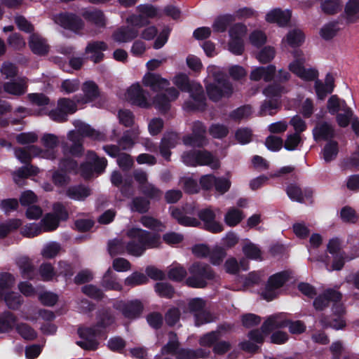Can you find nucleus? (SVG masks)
I'll return each instance as SVG.
<instances>
[{"instance_id":"42","label":"nucleus","mask_w":359,"mask_h":359,"mask_svg":"<svg viewBox=\"0 0 359 359\" xmlns=\"http://www.w3.org/2000/svg\"><path fill=\"white\" fill-rule=\"evenodd\" d=\"M345 13L349 22H353L359 18V0H349L345 7Z\"/></svg>"},{"instance_id":"5","label":"nucleus","mask_w":359,"mask_h":359,"mask_svg":"<svg viewBox=\"0 0 359 359\" xmlns=\"http://www.w3.org/2000/svg\"><path fill=\"white\" fill-rule=\"evenodd\" d=\"M292 54L294 60L288 65V69L292 73L306 81H311L318 78V72L316 69L306 67V57L302 50H296Z\"/></svg>"},{"instance_id":"21","label":"nucleus","mask_w":359,"mask_h":359,"mask_svg":"<svg viewBox=\"0 0 359 359\" xmlns=\"http://www.w3.org/2000/svg\"><path fill=\"white\" fill-rule=\"evenodd\" d=\"M4 90L6 93L15 96L24 95L27 90V79L21 77L6 82L4 84Z\"/></svg>"},{"instance_id":"57","label":"nucleus","mask_w":359,"mask_h":359,"mask_svg":"<svg viewBox=\"0 0 359 359\" xmlns=\"http://www.w3.org/2000/svg\"><path fill=\"white\" fill-rule=\"evenodd\" d=\"M38 273L43 281L51 280L55 275L54 268L50 263L41 264Z\"/></svg>"},{"instance_id":"49","label":"nucleus","mask_w":359,"mask_h":359,"mask_svg":"<svg viewBox=\"0 0 359 359\" xmlns=\"http://www.w3.org/2000/svg\"><path fill=\"white\" fill-rule=\"evenodd\" d=\"M194 322L196 327H200L204 324L210 323L214 321L212 313L206 309H203L197 313H194Z\"/></svg>"},{"instance_id":"22","label":"nucleus","mask_w":359,"mask_h":359,"mask_svg":"<svg viewBox=\"0 0 359 359\" xmlns=\"http://www.w3.org/2000/svg\"><path fill=\"white\" fill-rule=\"evenodd\" d=\"M83 95L76 99V102L86 104L93 101L99 96V89L97 84L91 81H86L81 88Z\"/></svg>"},{"instance_id":"60","label":"nucleus","mask_w":359,"mask_h":359,"mask_svg":"<svg viewBox=\"0 0 359 359\" xmlns=\"http://www.w3.org/2000/svg\"><path fill=\"white\" fill-rule=\"evenodd\" d=\"M262 320V318L254 313H245L241 317V322L243 327L246 328H251L256 325H258Z\"/></svg>"},{"instance_id":"48","label":"nucleus","mask_w":359,"mask_h":359,"mask_svg":"<svg viewBox=\"0 0 359 359\" xmlns=\"http://www.w3.org/2000/svg\"><path fill=\"white\" fill-rule=\"evenodd\" d=\"M346 107H348L345 101L341 100L337 95H332L327 100V108L331 114H335Z\"/></svg>"},{"instance_id":"10","label":"nucleus","mask_w":359,"mask_h":359,"mask_svg":"<svg viewBox=\"0 0 359 359\" xmlns=\"http://www.w3.org/2000/svg\"><path fill=\"white\" fill-rule=\"evenodd\" d=\"M209 98L212 101H219L223 97H229L233 93L232 84L226 79L218 80L215 83L206 86Z\"/></svg>"},{"instance_id":"26","label":"nucleus","mask_w":359,"mask_h":359,"mask_svg":"<svg viewBox=\"0 0 359 359\" xmlns=\"http://www.w3.org/2000/svg\"><path fill=\"white\" fill-rule=\"evenodd\" d=\"M140 132L138 127H135L131 130L124 132L121 138L118 141V144L121 150L130 149L137 141Z\"/></svg>"},{"instance_id":"62","label":"nucleus","mask_w":359,"mask_h":359,"mask_svg":"<svg viewBox=\"0 0 359 359\" xmlns=\"http://www.w3.org/2000/svg\"><path fill=\"white\" fill-rule=\"evenodd\" d=\"M276 51L273 48L266 46L257 55V60L262 64L271 62L275 57Z\"/></svg>"},{"instance_id":"16","label":"nucleus","mask_w":359,"mask_h":359,"mask_svg":"<svg viewBox=\"0 0 359 359\" xmlns=\"http://www.w3.org/2000/svg\"><path fill=\"white\" fill-rule=\"evenodd\" d=\"M315 141H325L335 135V130L332 124L327 121L318 122L312 130Z\"/></svg>"},{"instance_id":"4","label":"nucleus","mask_w":359,"mask_h":359,"mask_svg":"<svg viewBox=\"0 0 359 359\" xmlns=\"http://www.w3.org/2000/svg\"><path fill=\"white\" fill-rule=\"evenodd\" d=\"M191 274L186 279V284L192 288H205L208 280L215 279V273L211 266L204 262H194L189 268Z\"/></svg>"},{"instance_id":"9","label":"nucleus","mask_w":359,"mask_h":359,"mask_svg":"<svg viewBox=\"0 0 359 359\" xmlns=\"http://www.w3.org/2000/svg\"><path fill=\"white\" fill-rule=\"evenodd\" d=\"M148 93L144 90L139 83L132 84L124 94L125 99L142 108L148 109L152 106L147 98Z\"/></svg>"},{"instance_id":"47","label":"nucleus","mask_w":359,"mask_h":359,"mask_svg":"<svg viewBox=\"0 0 359 359\" xmlns=\"http://www.w3.org/2000/svg\"><path fill=\"white\" fill-rule=\"evenodd\" d=\"M67 195L74 200H83L90 195V190L84 187H73L67 189Z\"/></svg>"},{"instance_id":"44","label":"nucleus","mask_w":359,"mask_h":359,"mask_svg":"<svg viewBox=\"0 0 359 359\" xmlns=\"http://www.w3.org/2000/svg\"><path fill=\"white\" fill-rule=\"evenodd\" d=\"M81 292L90 298L97 301H100L104 297L103 291L96 285L92 284L83 286L81 287Z\"/></svg>"},{"instance_id":"56","label":"nucleus","mask_w":359,"mask_h":359,"mask_svg":"<svg viewBox=\"0 0 359 359\" xmlns=\"http://www.w3.org/2000/svg\"><path fill=\"white\" fill-rule=\"evenodd\" d=\"M287 92L285 87L280 84L274 83L269 85L264 89L263 93L269 98H274L280 97L283 93Z\"/></svg>"},{"instance_id":"39","label":"nucleus","mask_w":359,"mask_h":359,"mask_svg":"<svg viewBox=\"0 0 359 359\" xmlns=\"http://www.w3.org/2000/svg\"><path fill=\"white\" fill-rule=\"evenodd\" d=\"M304 40V34L299 29H294L290 31L283 39L288 45L292 47L298 46L302 44Z\"/></svg>"},{"instance_id":"11","label":"nucleus","mask_w":359,"mask_h":359,"mask_svg":"<svg viewBox=\"0 0 359 359\" xmlns=\"http://www.w3.org/2000/svg\"><path fill=\"white\" fill-rule=\"evenodd\" d=\"M206 129L204 125L196 121L193 123L192 134L186 135L183 137V143L190 147H203L206 143L205 140Z\"/></svg>"},{"instance_id":"36","label":"nucleus","mask_w":359,"mask_h":359,"mask_svg":"<svg viewBox=\"0 0 359 359\" xmlns=\"http://www.w3.org/2000/svg\"><path fill=\"white\" fill-rule=\"evenodd\" d=\"M339 152L338 142L334 140L327 142L322 150L323 158L327 163L334 160Z\"/></svg>"},{"instance_id":"24","label":"nucleus","mask_w":359,"mask_h":359,"mask_svg":"<svg viewBox=\"0 0 359 359\" xmlns=\"http://www.w3.org/2000/svg\"><path fill=\"white\" fill-rule=\"evenodd\" d=\"M29 46L36 55H44L49 51V45L46 39L37 34H32L29 39Z\"/></svg>"},{"instance_id":"1","label":"nucleus","mask_w":359,"mask_h":359,"mask_svg":"<svg viewBox=\"0 0 359 359\" xmlns=\"http://www.w3.org/2000/svg\"><path fill=\"white\" fill-rule=\"evenodd\" d=\"M130 241L125 245L121 239L114 238L108 242V252L111 256L127 252L135 257H140L147 249L158 248L161 244L158 233L150 232L140 228H132L127 232Z\"/></svg>"},{"instance_id":"40","label":"nucleus","mask_w":359,"mask_h":359,"mask_svg":"<svg viewBox=\"0 0 359 359\" xmlns=\"http://www.w3.org/2000/svg\"><path fill=\"white\" fill-rule=\"evenodd\" d=\"M4 299L8 308L15 311L18 310L23 302L22 297L13 292L6 293Z\"/></svg>"},{"instance_id":"12","label":"nucleus","mask_w":359,"mask_h":359,"mask_svg":"<svg viewBox=\"0 0 359 359\" xmlns=\"http://www.w3.org/2000/svg\"><path fill=\"white\" fill-rule=\"evenodd\" d=\"M41 142L44 148L42 152V158L54 160L57 156V150L56 149L60 144L59 137L52 133H45L41 137Z\"/></svg>"},{"instance_id":"23","label":"nucleus","mask_w":359,"mask_h":359,"mask_svg":"<svg viewBox=\"0 0 359 359\" xmlns=\"http://www.w3.org/2000/svg\"><path fill=\"white\" fill-rule=\"evenodd\" d=\"M100 285L106 291L114 290L119 292L123 290V286L118 280V276L111 268H109L104 273Z\"/></svg>"},{"instance_id":"34","label":"nucleus","mask_w":359,"mask_h":359,"mask_svg":"<svg viewBox=\"0 0 359 359\" xmlns=\"http://www.w3.org/2000/svg\"><path fill=\"white\" fill-rule=\"evenodd\" d=\"M38 172V168H34L32 165H27L20 168L18 170L13 173V178L14 182L20 187L24 185L23 179L29 176L36 174Z\"/></svg>"},{"instance_id":"3","label":"nucleus","mask_w":359,"mask_h":359,"mask_svg":"<svg viewBox=\"0 0 359 359\" xmlns=\"http://www.w3.org/2000/svg\"><path fill=\"white\" fill-rule=\"evenodd\" d=\"M174 84L182 91L190 93L191 100L186 102L184 107L188 110H203L205 107V97L202 86L191 82L186 74H180L173 79Z\"/></svg>"},{"instance_id":"8","label":"nucleus","mask_w":359,"mask_h":359,"mask_svg":"<svg viewBox=\"0 0 359 359\" xmlns=\"http://www.w3.org/2000/svg\"><path fill=\"white\" fill-rule=\"evenodd\" d=\"M77 110L76 102L69 98H60L55 109L48 112V116L54 121L65 122L69 114H74Z\"/></svg>"},{"instance_id":"59","label":"nucleus","mask_w":359,"mask_h":359,"mask_svg":"<svg viewBox=\"0 0 359 359\" xmlns=\"http://www.w3.org/2000/svg\"><path fill=\"white\" fill-rule=\"evenodd\" d=\"M147 321L154 330H159L163 324V318L159 312H151L147 316Z\"/></svg>"},{"instance_id":"28","label":"nucleus","mask_w":359,"mask_h":359,"mask_svg":"<svg viewBox=\"0 0 359 359\" xmlns=\"http://www.w3.org/2000/svg\"><path fill=\"white\" fill-rule=\"evenodd\" d=\"M276 72V67L274 65H269L267 67H259L254 69L250 74V79L252 81H259L263 79L265 81H270Z\"/></svg>"},{"instance_id":"17","label":"nucleus","mask_w":359,"mask_h":359,"mask_svg":"<svg viewBox=\"0 0 359 359\" xmlns=\"http://www.w3.org/2000/svg\"><path fill=\"white\" fill-rule=\"evenodd\" d=\"M17 264L20 270L21 276L25 279L33 280L36 279L39 273L32 260L27 257H21L17 260Z\"/></svg>"},{"instance_id":"33","label":"nucleus","mask_w":359,"mask_h":359,"mask_svg":"<svg viewBox=\"0 0 359 359\" xmlns=\"http://www.w3.org/2000/svg\"><path fill=\"white\" fill-rule=\"evenodd\" d=\"M197 165H209L212 169H217L220 164L218 159L215 158L207 151H197Z\"/></svg>"},{"instance_id":"29","label":"nucleus","mask_w":359,"mask_h":359,"mask_svg":"<svg viewBox=\"0 0 359 359\" xmlns=\"http://www.w3.org/2000/svg\"><path fill=\"white\" fill-rule=\"evenodd\" d=\"M107 48V44L103 41H94L88 44L86 48V53H90V58L95 63L102 60L103 50Z\"/></svg>"},{"instance_id":"20","label":"nucleus","mask_w":359,"mask_h":359,"mask_svg":"<svg viewBox=\"0 0 359 359\" xmlns=\"http://www.w3.org/2000/svg\"><path fill=\"white\" fill-rule=\"evenodd\" d=\"M179 142L178 135L175 133H170L162 138L159 149L161 156L167 161H170V149L174 148Z\"/></svg>"},{"instance_id":"46","label":"nucleus","mask_w":359,"mask_h":359,"mask_svg":"<svg viewBox=\"0 0 359 359\" xmlns=\"http://www.w3.org/2000/svg\"><path fill=\"white\" fill-rule=\"evenodd\" d=\"M234 18L231 15H225L219 16L215 19L212 27L214 31L217 32H223L226 30L227 26L234 21Z\"/></svg>"},{"instance_id":"19","label":"nucleus","mask_w":359,"mask_h":359,"mask_svg":"<svg viewBox=\"0 0 359 359\" xmlns=\"http://www.w3.org/2000/svg\"><path fill=\"white\" fill-rule=\"evenodd\" d=\"M144 86L149 87L152 90L158 91L164 89L170 84L169 81L161 77L160 74L147 73L142 78Z\"/></svg>"},{"instance_id":"50","label":"nucleus","mask_w":359,"mask_h":359,"mask_svg":"<svg viewBox=\"0 0 359 359\" xmlns=\"http://www.w3.org/2000/svg\"><path fill=\"white\" fill-rule=\"evenodd\" d=\"M181 317V311L177 307L170 308L165 313V320L169 327L175 326Z\"/></svg>"},{"instance_id":"7","label":"nucleus","mask_w":359,"mask_h":359,"mask_svg":"<svg viewBox=\"0 0 359 359\" xmlns=\"http://www.w3.org/2000/svg\"><path fill=\"white\" fill-rule=\"evenodd\" d=\"M290 279V274L287 271L278 272L270 276L268 278L262 296L268 302L273 300L277 297L276 290L282 287Z\"/></svg>"},{"instance_id":"53","label":"nucleus","mask_w":359,"mask_h":359,"mask_svg":"<svg viewBox=\"0 0 359 359\" xmlns=\"http://www.w3.org/2000/svg\"><path fill=\"white\" fill-rule=\"evenodd\" d=\"M244 215L241 210L234 208H230L225 215V222L227 224H237L243 219Z\"/></svg>"},{"instance_id":"30","label":"nucleus","mask_w":359,"mask_h":359,"mask_svg":"<svg viewBox=\"0 0 359 359\" xmlns=\"http://www.w3.org/2000/svg\"><path fill=\"white\" fill-rule=\"evenodd\" d=\"M18 320L17 316L9 311L0 314V333H6L13 329Z\"/></svg>"},{"instance_id":"32","label":"nucleus","mask_w":359,"mask_h":359,"mask_svg":"<svg viewBox=\"0 0 359 359\" xmlns=\"http://www.w3.org/2000/svg\"><path fill=\"white\" fill-rule=\"evenodd\" d=\"M320 323L323 328H333L336 330H343L346 326V320L341 316H325L321 318Z\"/></svg>"},{"instance_id":"37","label":"nucleus","mask_w":359,"mask_h":359,"mask_svg":"<svg viewBox=\"0 0 359 359\" xmlns=\"http://www.w3.org/2000/svg\"><path fill=\"white\" fill-rule=\"evenodd\" d=\"M154 290L161 298L172 299L175 293L174 287L167 282H158L154 285Z\"/></svg>"},{"instance_id":"52","label":"nucleus","mask_w":359,"mask_h":359,"mask_svg":"<svg viewBox=\"0 0 359 359\" xmlns=\"http://www.w3.org/2000/svg\"><path fill=\"white\" fill-rule=\"evenodd\" d=\"M187 272L184 267L179 265L171 268L168 272V277L170 280L175 282L182 281L187 276Z\"/></svg>"},{"instance_id":"58","label":"nucleus","mask_w":359,"mask_h":359,"mask_svg":"<svg viewBox=\"0 0 359 359\" xmlns=\"http://www.w3.org/2000/svg\"><path fill=\"white\" fill-rule=\"evenodd\" d=\"M140 192L150 198H160L162 196V191L154 184L148 182L141 189Z\"/></svg>"},{"instance_id":"38","label":"nucleus","mask_w":359,"mask_h":359,"mask_svg":"<svg viewBox=\"0 0 359 359\" xmlns=\"http://www.w3.org/2000/svg\"><path fill=\"white\" fill-rule=\"evenodd\" d=\"M222 337L219 331H210L201 335L198 339L199 344L203 347L212 348Z\"/></svg>"},{"instance_id":"63","label":"nucleus","mask_w":359,"mask_h":359,"mask_svg":"<svg viewBox=\"0 0 359 359\" xmlns=\"http://www.w3.org/2000/svg\"><path fill=\"white\" fill-rule=\"evenodd\" d=\"M126 341L121 337H114L109 339L107 347L112 351L121 353L126 347Z\"/></svg>"},{"instance_id":"54","label":"nucleus","mask_w":359,"mask_h":359,"mask_svg":"<svg viewBox=\"0 0 359 359\" xmlns=\"http://www.w3.org/2000/svg\"><path fill=\"white\" fill-rule=\"evenodd\" d=\"M243 252L248 259L255 260L261 259V250L257 245L252 243L245 244L243 247Z\"/></svg>"},{"instance_id":"27","label":"nucleus","mask_w":359,"mask_h":359,"mask_svg":"<svg viewBox=\"0 0 359 359\" xmlns=\"http://www.w3.org/2000/svg\"><path fill=\"white\" fill-rule=\"evenodd\" d=\"M291 18V12L289 10L282 11L276 8L269 12L266 15V20L271 23H277L280 26L287 24Z\"/></svg>"},{"instance_id":"35","label":"nucleus","mask_w":359,"mask_h":359,"mask_svg":"<svg viewBox=\"0 0 359 359\" xmlns=\"http://www.w3.org/2000/svg\"><path fill=\"white\" fill-rule=\"evenodd\" d=\"M168 341L162 347L161 352L163 354L177 355L180 350V342L177 334L170 331L168 332Z\"/></svg>"},{"instance_id":"64","label":"nucleus","mask_w":359,"mask_h":359,"mask_svg":"<svg viewBox=\"0 0 359 359\" xmlns=\"http://www.w3.org/2000/svg\"><path fill=\"white\" fill-rule=\"evenodd\" d=\"M151 102L161 111H166L170 107V102L165 94L157 95Z\"/></svg>"},{"instance_id":"25","label":"nucleus","mask_w":359,"mask_h":359,"mask_svg":"<svg viewBox=\"0 0 359 359\" xmlns=\"http://www.w3.org/2000/svg\"><path fill=\"white\" fill-rule=\"evenodd\" d=\"M76 128V134L81 137H88L95 140H103L104 135L95 129L91 128L89 125L86 124L80 121H76L74 123Z\"/></svg>"},{"instance_id":"6","label":"nucleus","mask_w":359,"mask_h":359,"mask_svg":"<svg viewBox=\"0 0 359 359\" xmlns=\"http://www.w3.org/2000/svg\"><path fill=\"white\" fill-rule=\"evenodd\" d=\"M113 308L119 311L122 316L130 320H134L140 318L144 305L137 299L133 300H118L113 304Z\"/></svg>"},{"instance_id":"51","label":"nucleus","mask_w":359,"mask_h":359,"mask_svg":"<svg viewBox=\"0 0 359 359\" xmlns=\"http://www.w3.org/2000/svg\"><path fill=\"white\" fill-rule=\"evenodd\" d=\"M226 253L225 250L222 247H216L212 250L210 249V262L215 266H219L223 262Z\"/></svg>"},{"instance_id":"43","label":"nucleus","mask_w":359,"mask_h":359,"mask_svg":"<svg viewBox=\"0 0 359 359\" xmlns=\"http://www.w3.org/2000/svg\"><path fill=\"white\" fill-rule=\"evenodd\" d=\"M320 6L325 13L333 15L341 11L342 3L340 0H324Z\"/></svg>"},{"instance_id":"2","label":"nucleus","mask_w":359,"mask_h":359,"mask_svg":"<svg viewBox=\"0 0 359 359\" xmlns=\"http://www.w3.org/2000/svg\"><path fill=\"white\" fill-rule=\"evenodd\" d=\"M96 322L90 327H79L77 330L79 337L82 339L76 344L85 351H96L100 345L97 338L107 337V333L116 324L115 314L109 307L97 311Z\"/></svg>"},{"instance_id":"55","label":"nucleus","mask_w":359,"mask_h":359,"mask_svg":"<svg viewBox=\"0 0 359 359\" xmlns=\"http://www.w3.org/2000/svg\"><path fill=\"white\" fill-rule=\"evenodd\" d=\"M85 16L89 21L95 24L97 27H105V18L104 14L100 11L87 12L86 13Z\"/></svg>"},{"instance_id":"13","label":"nucleus","mask_w":359,"mask_h":359,"mask_svg":"<svg viewBox=\"0 0 359 359\" xmlns=\"http://www.w3.org/2000/svg\"><path fill=\"white\" fill-rule=\"evenodd\" d=\"M67 139L72 142L69 145L67 142L62 143V153L65 156L71 155L81 156L83 154L84 148L81 138L79 137L75 130H71L67 133Z\"/></svg>"},{"instance_id":"31","label":"nucleus","mask_w":359,"mask_h":359,"mask_svg":"<svg viewBox=\"0 0 359 359\" xmlns=\"http://www.w3.org/2000/svg\"><path fill=\"white\" fill-rule=\"evenodd\" d=\"M21 229V233L23 236L33 238L42 232H52L57 229L59 226H24Z\"/></svg>"},{"instance_id":"14","label":"nucleus","mask_w":359,"mask_h":359,"mask_svg":"<svg viewBox=\"0 0 359 359\" xmlns=\"http://www.w3.org/2000/svg\"><path fill=\"white\" fill-rule=\"evenodd\" d=\"M341 299L340 292L329 288L315 298L313 305L316 310L323 311L332 302L341 301Z\"/></svg>"},{"instance_id":"15","label":"nucleus","mask_w":359,"mask_h":359,"mask_svg":"<svg viewBox=\"0 0 359 359\" xmlns=\"http://www.w3.org/2000/svg\"><path fill=\"white\" fill-rule=\"evenodd\" d=\"M54 21L61 27L77 31L83 27V22L80 18L72 13H60L54 16Z\"/></svg>"},{"instance_id":"61","label":"nucleus","mask_w":359,"mask_h":359,"mask_svg":"<svg viewBox=\"0 0 359 359\" xmlns=\"http://www.w3.org/2000/svg\"><path fill=\"white\" fill-rule=\"evenodd\" d=\"M301 142L302 137L300 135L297 133H292L287 135L283 145L285 149L288 151H294L297 148Z\"/></svg>"},{"instance_id":"45","label":"nucleus","mask_w":359,"mask_h":359,"mask_svg":"<svg viewBox=\"0 0 359 359\" xmlns=\"http://www.w3.org/2000/svg\"><path fill=\"white\" fill-rule=\"evenodd\" d=\"M15 329L17 332L26 340H34L37 337L36 331L27 323H19Z\"/></svg>"},{"instance_id":"18","label":"nucleus","mask_w":359,"mask_h":359,"mask_svg":"<svg viewBox=\"0 0 359 359\" xmlns=\"http://www.w3.org/2000/svg\"><path fill=\"white\" fill-rule=\"evenodd\" d=\"M138 36V30L130 25L122 26L116 29L112 34V39L118 43H128Z\"/></svg>"},{"instance_id":"41","label":"nucleus","mask_w":359,"mask_h":359,"mask_svg":"<svg viewBox=\"0 0 359 359\" xmlns=\"http://www.w3.org/2000/svg\"><path fill=\"white\" fill-rule=\"evenodd\" d=\"M148 280V278L146 275L135 271L125 279L124 283L126 286L133 287L137 285H144L147 283Z\"/></svg>"}]
</instances>
